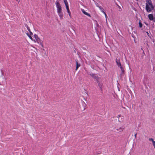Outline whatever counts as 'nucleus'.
<instances>
[{
  "instance_id": "obj_17",
  "label": "nucleus",
  "mask_w": 155,
  "mask_h": 155,
  "mask_svg": "<svg viewBox=\"0 0 155 155\" xmlns=\"http://www.w3.org/2000/svg\"><path fill=\"white\" fill-rule=\"evenodd\" d=\"M149 140L150 141H151L152 142V143L153 142H154L155 141H154V140L152 138H149Z\"/></svg>"
},
{
  "instance_id": "obj_10",
  "label": "nucleus",
  "mask_w": 155,
  "mask_h": 155,
  "mask_svg": "<svg viewBox=\"0 0 155 155\" xmlns=\"http://www.w3.org/2000/svg\"><path fill=\"white\" fill-rule=\"evenodd\" d=\"M76 70H78V68L81 65L79 63H78V61L77 60L76 61Z\"/></svg>"
},
{
  "instance_id": "obj_4",
  "label": "nucleus",
  "mask_w": 155,
  "mask_h": 155,
  "mask_svg": "<svg viewBox=\"0 0 155 155\" xmlns=\"http://www.w3.org/2000/svg\"><path fill=\"white\" fill-rule=\"evenodd\" d=\"M90 75L93 78H94V79H96L97 82L98 83H99V81H98V75L96 74H90Z\"/></svg>"
},
{
  "instance_id": "obj_16",
  "label": "nucleus",
  "mask_w": 155,
  "mask_h": 155,
  "mask_svg": "<svg viewBox=\"0 0 155 155\" xmlns=\"http://www.w3.org/2000/svg\"><path fill=\"white\" fill-rule=\"evenodd\" d=\"M64 2L66 6H68V2L67 0L64 1Z\"/></svg>"
},
{
  "instance_id": "obj_19",
  "label": "nucleus",
  "mask_w": 155,
  "mask_h": 155,
  "mask_svg": "<svg viewBox=\"0 0 155 155\" xmlns=\"http://www.w3.org/2000/svg\"><path fill=\"white\" fill-rule=\"evenodd\" d=\"M98 8H99V9L101 10V11L103 9H104L102 7L100 6H99Z\"/></svg>"
},
{
  "instance_id": "obj_26",
  "label": "nucleus",
  "mask_w": 155,
  "mask_h": 155,
  "mask_svg": "<svg viewBox=\"0 0 155 155\" xmlns=\"http://www.w3.org/2000/svg\"><path fill=\"white\" fill-rule=\"evenodd\" d=\"M33 41L35 42H37L36 40H34V39H33Z\"/></svg>"
},
{
  "instance_id": "obj_9",
  "label": "nucleus",
  "mask_w": 155,
  "mask_h": 155,
  "mask_svg": "<svg viewBox=\"0 0 155 155\" xmlns=\"http://www.w3.org/2000/svg\"><path fill=\"white\" fill-rule=\"evenodd\" d=\"M116 62L117 63V65L118 67H120L121 66V64L120 62V60L116 59Z\"/></svg>"
},
{
  "instance_id": "obj_15",
  "label": "nucleus",
  "mask_w": 155,
  "mask_h": 155,
  "mask_svg": "<svg viewBox=\"0 0 155 155\" xmlns=\"http://www.w3.org/2000/svg\"><path fill=\"white\" fill-rule=\"evenodd\" d=\"M26 28H27V29L28 30V31H29V32H30V33L31 34V35H32L33 34V33L32 32H31V31H30V28H29V27L28 26V25H27L26 26Z\"/></svg>"
},
{
  "instance_id": "obj_27",
  "label": "nucleus",
  "mask_w": 155,
  "mask_h": 155,
  "mask_svg": "<svg viewBox=\"0 0 155 155\" xmlns=\"http://www.w3.org/2000/svg\"><path fill=\"white\" fill-rule=\"evenodd\" d=\"M147 34L149 36V33H148V32H147Z\"/></svg>"
},
{
  "instance_id": "obj_20",
  "label": "nucleus",
  "mask_w": 155,
  "mask_h": 155,
  "mask_svg": "<svg viewBox=\"0 0 155 155\" xmlns=\"http://www.w3.org/2000/svg\"><path fill=\"white\" fill-rule=\"evenodd\" d=\"M95 5H96V6L98 8L99 7V6H100V5H99V4L97 3H95Z\"/></svg>"
},
{
  "instance_id": "obj_12",
  "label": "nucleus",
  "mask_w": 155,
  "mask_h": 155,
  "mask_svg": "<svg viewBox=\"0 0 155 155\" xmlns=\"http://www.w3.org/2000/svg\"><path fill=\"white\" fill-rule=\"evenodd\" d=\"M120 69L121 70V71H122V73H121V74H123L124 73V68L123 67H122V66L120 67Z\"/></svg>"
},
{
  "instance_id": "obj_8",
  "label": "nucleus",
  "mask_w": 155,
  "mask_h": 155,
  "mask_svg": "<svg viewBox=\"0 0 155 155\" xmlns=\"http://www.w3.org/2000/svg\"><path fill=\"white\" fill-rule=\"evenodd\" d=\"M58 15L59 16L60 18L62 19L63 18L64 15L62 12L58 13Z\"/></svg>"
},
{
  "instance_id": "obj_6",
  "label": "nucleus",
  "mask_w": 155,
  "mask_h": 155,
  "mask_svg": "<svg viewBox=\"0 0 155 155\" xmlns=\"http://www.w3.org/2000/svg\"><path fill=\"white\" fill-rule=\"evenodd\" d=\"M81 11L83 12V13L84 14V15L88 16L89 17H91V15L89 14L88 13L86 12V11H84V9L81 10Z\"/></svg>"
},
{
  "instance_id": "obj_21",
  "label": "nucleus",
  "mask_w": 155,
  "mask_h": 155,
  "mask_svg": "<svg viewBox=\"0 0 155 155\" xmlns=\"http://www.w3.org/2000/svg\"><path fill=\"white\" fill-rule=\"evenodd\" d=\"M121 117V115L120 114H119L117 116V117L118 118H119L120 117Z\"/></svg>"
},
{
  "instance_id": "obj_5",
  "label": "nucleus",
  "mask_w": 155,
  "mask_h": 155,
  "mask_svg": "<svg viewBox=\"0 0 155 155\" xmlns=\"http://www.w3.org/2000/svg\"><path fill=\"white\" fill-rule=\"evenodd\" d=\"M124 130V128L123 127H120L118 128H117L116 130L117 131L119 132H122Z\"/></svg>"
},
{
  "instance_id": "obj_7",
  "label": "nucleus",
  "mask_w": 155,
  "mask_h": 155,
  "mask_svg": "<svg viewBox=\"0 0 155 155\" xmlns=\"http://www.w3.org/2000/svg\"><path fill=\"white\" fill-rule=\"evenodd\" d=\"M66 8L67 10V12L68 13L70 17H71V13L69 9V8L68 5L66 6Z\"/></svg>"
},
{
  "instance_id": "obj_18",
  "label": "nucleus",
  "mask_w": 155,
  "mask_h": 155,
  "mask_svg": "<svg viewBox=\"0 0 155 155\" xmlns=\"http://www.w3.org/2000/svg\"><path fill=\"white\" fill-rule=\"evenodd\" d=\"M146 3H148L152 2L151 0H146Z\"/></svg>"
},
{
  "instance_id": "obj_11",
  "label": "nucleus",
  "mask_w": 155,
  "mask_h": 155,
  "mask_svg": "<svg viewBox=\"0 0 155 155\" xmlns=\"http://www.w3.org/2000/svg\"><path fill=\"white\" fill-rule=\"evenodd\" d=\"M148 18L150 20H153V17L152 14H150L148 15Z\"/></svg>"
},
{
  "instance_id": "obj_22",
  "label": "nucleus",
  "mask_w": 155,
  "mask_h": 155,
  "mask_svg": "<svg viewBox=\"0 0 155 155\" xmlns=\"http://www.w3.org/2000/svg\"><path fill=\"white\" fill-rule=\"evenodd\" d=\"M153 144L154 148H155V141L153 143Z\"/></svg>"
},
{
  "instance_id": "obj_2",
  "label": "nucleus",
  "mask_w": 155,
  "mask_h": 155,
  "mask_svg": "<svg viewBox=\"0 0 155 155\" xmlns=\"http://www.w3.org/2000/svg\"><path fill=\"white\" fill-rule=\"evenodd\" d=\"M34 37L36 40L37 42L41 45L42 47H44L43 42L38 37V35H37L35 34L34 35Z\"/></svg>"
},
{
  "instance_id": "obj_14",
  "label": "nucleus",
  "mask_w": 155,
  "mask_h": 155,
  "mask_svg": "<svg viewBox=\"0 0 155 155\" xmlns=\"http://www.w3.org/2000/svg\"><path fill=\"white\" fill-rule=\"evenodd\" d=\"M139 27L140 28H142V24L141 22V21H140H140H139Z\"/></svg>"
},
{
  "instance_id": "obj_13",
  "label": "nucleus",
  "mask_w": 155,
  "mask_h": 155,
  "mask_svg": "<svg viewBox=\"0 0 155 155\" xmlns=\"http://www.w3.org/2000/svg\"><path fill=\"white\" fill-rule=\"evenodd\" d=\"M27 34V35L28 36V37L31 40H32V41H33V39L32 38V37L31 36V35H32L30 33V34Z\"/></svg>"
},
{
  "instance_id": "obj_3",
  "label": "nucleus",
  "mask_w": 155,
  "mask_h": 155,
  "mask_svg": "<svg viewBox=\"0 0 155 155\" xmlns=\"http://www.w3.org/2000/svg\"><path fill=\"white\" fill-rule=\"evenodd\" d=\"M56 5L57 8V13L62 12V9L60 3L57 2H56Z\"/></svg>"
},
{
  "instance_id": "obj_23",
  "label": "nucleus",
  "mask_w": 155,
  "mask_h": 155,
  "mask_svg": "<svg viewBox=\"0 0 155 155\" xmlns=\"http://www.w3.org/2000/svg\"><path fill=\"white\" fill-rule=\"evenodd\" d=\"M104 14L105 13V12L104 11V9L101 11Z\"/></svg>"
},
{
  "instance_id": "obj_1",
  "label": "nucleus",
  "mask_w": 155,
  "mask_h": 155,
  "mask_svg": "<svg viewBox=\"0 0 155 155\" xmlns=\"http://www.w3.org/2000/svg\"><path fill=\"white\" fill-rule=\"evenodd\" d=\"M146 10L147 12H150L152 10L154 9V6L152 4V2L146 3Z\"/></svg>"
},
{
  "instance_id": "obj_25",
  "label": "nucleus",
  "mask_w": 155,
  "mask_h": 155,
  "mask_svg": "<svg viewBox=\"0 0 155 155\" xmlns=\"http://www.w3.org/2000/svg\"><path fill=\"white\" fill-rule=\"evenodd\" d=\"M137 135V134H136L134 135V136H135V138H136V137Z\"/></svg>"
},
{
  "instance_id": "obj_24",
  "label": "nucleus",
  "mask_w": 155,
  "mask_h": 155,
  "mask_svg": "<svg viewBox=\"0 0 155 155\" xmlns=\"http://www.w3.org/2000/svg\"><path fill=\"white\" fill-rule=\"evenodd\" d=\"M104 14V15L105 16V17L106 18L107 17V15L106 13L105 14Z\"/></svg>"
}]
</instances>
